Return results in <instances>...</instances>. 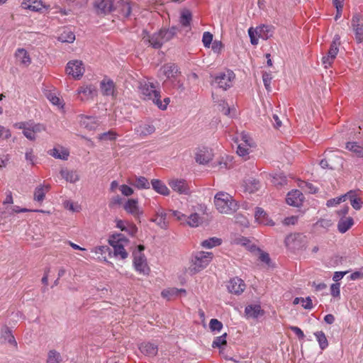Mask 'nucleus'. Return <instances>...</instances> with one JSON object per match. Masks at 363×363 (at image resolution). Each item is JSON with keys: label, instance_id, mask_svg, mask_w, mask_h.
Returning <instances> with one entry per match:
<instances>
[{"label": "nucleus", "instance_id": "57", "mask_svg": "<svg viewBox=\"0 0 363 363\" xmlns=\"http://www.w3.org/2000/svg\"><path fill=\"white\" fill-rule=\"evenodd\" d=\"M160 33L161 34L163 43L170 40L173 38L172 34H171L167 29H161Z\"/></svg>", "mask_w": 363, "mask_h": 363}, {"label": "nucleus", "instance_id": "32", "mask_svg": "<svg viewBox=\"0 0 363 363\" xmlns=\"http://www.w3.org/2000/svg\"><path fill=\"white\" fill-rule=\"evenodd\" d=\"M58 40L62 43H73L75 40L74 33L69 28H65L58 37Z\"/></svg>", "mask_w": 363, "mask_h": 363}, {"label": "nucleus", "instance_id": "33", "mask_svg": "<svg viewBox=\"0 0 363 363\" xmlns=\"http://www.w3.org/2000/svg\"><path fill=\"white\" fill-rule=\"evenodd\" d=\"M110 245H111L113 248V255L116 257L120 256L121 259H124L128 257V252L124 248L123 244H114L111 242H109Z\"/></svg>", "mask_w": 363, "mask_h": 363}, {"label": "nucleus", "instance_id": "58", "mask_svg": "<svg viewBox=\"0 0 363 363\" xmlns=\"http://www.w3.org/2000/svg\"><path fill=\"white\" fill-rule=\"evenodd\" d=\"M340 284L339 283L333 284L330 286L331 295L333 297H338L340 294Z\"/></svg>", "mask_w": 363, "mask_h": 363}, {"label": "nucleus", "instance_id": "49", "mask_svg": "<svg viewBox=\"0 0 363 363\" xmlns=\"http://www.w3.org/2000/svg\"><path fill=\"white\" fill-rule=\"evenodd\" d=\"M201 218L196 213L191 214L188 217L187 223L191 227H197L200 223Z\"/></svg>", "mask_w": 363, "mask_h": 363}, {"label": "nucleus", "instance_id": "47", "mask_svg": "<svg viewBox=\"0 0 363 363\" xmlns=\"http://www.w3.org/2000/svg\"><path fill=\"white\" fill-rule=\"evenodd\" d=\"M110 242L114 244H123V242H128V239L125 238L123 234L117 233L113 234L110 237L108 242Z\"/></svg>", "mask_w": 363, "mask_h": 363}, {"label": "nucleus", "instance_id": "9", "mask_svg": "<svg viewBox=\"0 0 363 363\" xmlns=\"http://www.w3.org/2000/svg\"><path fill=\"white\" fill-rule=\"evenodd\" d=\"M361 15L354 13L352 18V28L354 32L355 39L358 43L363 41V23L360 22Z\"/></svg>", "mask_w": 363, "mask_h": 363}, {"label": "nucleus", "instance_id": "12", "mask_svg": "<svg viewBox=\"0 0 363 363\" xmlns=\"http://www.w3.org/2000/svg\"><path fill=\"white\" fill-rule=\"evenodd\" d=\"M303 199V194L298 189L289 192L286 198L287 204L293 206H299Z\"/></svg>", "mask_w": 363, "mask_h": 363}, {"label": "nucleus", "instance_id": "50", "mask_svg": "<svg viewBox=\"0 0 363 363\" xmlns=\"http://www.w3.org/2000/svg\"><path fill=\"white\" fill-rule=\"evenodd\" d=\"M161 295L163 298H167L168 299H170L171 298L174 296H178V289L177 288H171L168 289H164Z\"/></svg>", "mask_w": 363, "mask_h": 363}, {"label": "nucleus", "instance_id": "28", "mask_svg": "<svg viewBox=\"0 0 363 363\" xmlns=\"http://www.w3.org/2000/svg\"><path fill=\"white\" fill-rule=\"evenodd\" d=\"M162 69L167 78L175 77V75L179 72L177 65L174 63L165 64Z\"/></svg>", "mask_w": 363, "mask_h": 363}, {"label": "nucleus", "instance_id": "30", "mask_svg": "<svg viewBox=\"0 0 363 363\" xmlns=\"http://www.w3.org/2000/svg\"><path fill=\"white\" fill-rule=\"evenodd\" d=\"M192 21V13L189 9H184L181 12L179 23L183 27H190Z\"/></svg>", "mask_w": 363, "mask_h": 363}, {"label": "nucleus", "instance_id": "19", "mask_svg": "<svg viewBox=\"0 0 363 363\" xmlns=\"http://www.w3.org/2000/svg\"><path fill=\"white\" fill-rule=\"evenodd\" d=\"M245 313L247 317L257 318L259 315H263L264 313V310L261 308L259 305H248L245 307Z\"/></svg>", "mask_w": 363, "mask_h": 363}, {"label": "nucleus", "instance_id": "43", "mask_svg": "<svg viewBox=\"0 0 363 363\" xmlns=\"http://www.w3.org/2000/svg\"><path fill=\"white\" fill-rule=\"evenodd\" d=\"M118 6L121 7V12L125 18H128L131 12L132 9L129 2L121 0L118 2Z\"/></svg>", "mask_w": 363, "mask_h": 363}, {"label": "nucleus", "instance_id": "37", "mask_svg": "<svg viewBox=\"0 0 363 363\" xmlns=\"http://www.w3.org/2000/svg\"><path fill=\"white\" fill-rule=\"evenodd\" d=\"M60 174L67 182L74 183L79 180V176L74 171H69L67 169H62Z\"/></svg>", "mask_w": 363, "mask_h": 363}, {"label": "nucleus", "instance_id": "26", "mask_svg": "<svg viewBox=\"0 0 363 363\" xmlns=\"http://www.w3.org/2000/svg\"><path fill=\"white\" fill-rule=\"evenodd\" d=\"M354 224V220L352 217L340 218L337 223V229L341 233H346Z\"/></svg>", "mask_w": 363, "mask_h": 363}, {"label": "nucleus", "instance_id": "53", "mask_svg": "<svg viewBox=\"0 0 363 363\" xmlns=\"http://www.w3.org/2000/svg\"><path fill=\"white\" fill-rule=\"evenodd\" d=\"M346 196H347V195L345 194L343 196H340L339 197L331 199L327 201L326 205L328 207L334 206L337 204L340 203L342 201H345Z\"/></svg>", "mask_w": 363, "mask_h": 363}, {"label": "nucleus", "instance_id": "3", "mask_svg": "<svg viewBox=\"0 0 363 363\" xmlns=\"http://www.w3.org/2000/svg\"><path fill=\"white\" fill-rule=\"evenodd\" d=\"M284 242L288 248L293 250H299L306 247L307 238L302 233H294L286 236Z\"/></svg>", "mask_w": 363, "mask_h": 363}, {"label": "nucleus", "instance_id": "2", "mask_svg": "<svg viewBox=\"0 0 363 363\" xmlns=\"http://www.w3.org/2000/svg\"><path fill=\"white\" fill-rule=\"evenodd\" d=\"M213 258V253L208 252H197L195 253L191 261V265L189 270L191 274H195L204 268L210 263Z\"/></svg>", "mask_w": 363, "mask_h": 363}, {"label": "nucleus", "instance_id": "21", "mask_svg": "<svg viewBox=\"0 0 363 363\" xmlns=\"http://www.w3.org/2000/svg\"><path fill=\"white\" fill-rule=\"evenodd\" d=\"M101 89L104 95L111 96L113 95L115 84L112 79H104L101 82Z\"/></svg>", "mask_w": 363, "mask_h": 363}, {"label": "nucleus", "instance_id": "59", "mask_svg": "<svg viewBox=\"0 0 363 363\" xmlns=\"http://www.w3.org/2000/svg\"><path fill=\"white\" fill-rule=\"evenodd\" d=\"M121 193L125 196H129L133 194V189L126 184H123L120 186Z\"/></svg>", "mask_w": 363, "mask_h": 363}, {"label": "nucleus", "instance_id": "23", "mask_svg": "<svg viewBox=\"0 0 363 363\" xmlns=\"http://www.w3.org/2000/svg\"><path fill=\"white\" fill-rule=\"evenodd\" d=\"M80 124L88 130H94L97 126V122L94 117L82 115L80 116Z\"/></svg>", "mask_w": 363, "mask_h": 363}, {"label": "nucleus", "instance_id": "29", "mask_svg": "<svg viewBox=\"0 0 363 363\" xmlns=\"http://www.w3.org/2000/svg\"><path fill=\"white\" fill-rule=\"evenodd\" d=\"M195 160L196 162L201 164H206L211 160V156L207 150H200L196 154Z\"/></svg>", "mask_w": 363, "mask_h": 363}, {"label": "nucleus", "instance_id": "46", "mask_svg": "<svg viewBox=\"0 0 363 363\" xmlns=\"http://www.w3.org/2000/svg\"><path fill=\"white\" fill-rule=\"evenodd\" d=\"M226 337V333L220 336L216 337L213 341L212 347L213 348H220L222 346H225L227 345Z\"/></svg>", "mask_w": 363, "mask_h": 363}, {"label": "nucleus", "instance_id": "16", "mask_svg": "<svg viewBox=\"0 0 363 363\" xmlns=\"http://www.w3.org/2000/svg\"><path fill=\"white\" fill-rule=\"evenodd\" d=\"M273 32L274 27L268 25H262L255 29V34L264 40L270 38L273 35Z\"/></svg>", "mask_w": 363, "mask_h": 363}, {"label": "nucleus", "instance_id": "24", "mask_svg": "<svg viewBox=\"0 0 363 363\" xmlns=\"http://www.w3.org/2000/svg\"><path fill=\"white\" fill-rule=\"evenodd\" d=\"M246 191L254 193L260 188L259 181L255 178H249L244 181L243 184Z\"/></svg>", "mask_w": 363, "mask_h": 363}, {"label": "nucleus", "instance_id": "62", "mask_svg": "<svg viewBox=\"0 0 363 363\" xmlns=\"http://www.w3.org/2000/svg\"><path fill=\"white\" fill-rule=\"evenodd\" d=\"M289 328L297 335L298 339L303 340L305 337L303 332L298 327L289 326Z\"/></svg>", "mask_w": 363, "mask_h": 363}, {"label": "nucleus", "instance_id": "44", "mask_svg": "<svg viewBox=\"0 0 363 363\" xmlns=\"http://www.w3.org/2000/svg\"><path fill=\"white\" fill-rule=\"evenodd\" d=\"M272 182L276 186H282L287 184V179L283 173H279L273 176Z\"/></svg>", "mask_w": 363, "mask_h": 363}, {"label": "nucleus", "instance_id": "13", "mask_svg": "<svg viewBox=\"0 0 363 363\" xmlns=\"http://www.w3.org/2000/svg\"><path fill=\"white\" fill-rule=\"evenodd\" d=\"M138 203V202L137 199H128L127 202L125 203L123 208L127 213L138 218L143 213V212L139 210Z\"/></svg>", "mask_w": 363, "mask_h": 363}, {"label": "nucleus", "instance_id": "64", "mask_svg": "<svg viewBox=\"0 0 363 363\" xmlns=\"http://www.w3.org/2000/svg\"><path fill=\"white\" fill-rule=\"evenodd\" d=\"M303 184L309 194H315L318 191V188L315 187L312 183L304 182Z\"/></svg>", "mask_w": 363, "mask_h": 363}, {"label": "nucleus", "instance_id": "25", "mask_svg": "<svg viewBox=\"0 0 363 363\" xmlns=\"http://www.w3.org/2000/svg\"><path fill=\"white\" fill-rule=\"evenodd\" d=\"M130 184L138 189H150V183L145 177H135L134 179Z\"/></svg>", "mask_w": 363, "mask_h": 363}, {"label": "nucleus", "instance_id": "45", "mask_svg": "<svg viewBox=\"0 0 363 363\" xmlns=\"http://www.w3.org/2000/svg\"><path fill=\"white\" fill-rule=\"evenodd\" d=\"M61 362L62 357L58 352L52 350L48 352L47 363H60Z\"/></svg>", "mask_w": 363, "mask_h": 363}, {"label": "nucleus", "instance_id": "6", "mask_svg": "<svg viewBox=\"0 0 363 363\" xmlns=\"http://www.w3.org/2000/svg\"><path fill=\"white\" fill-rule=\"evenodd\" d=\"M84 67L81 60H72L67 64L66 72L75 79H80L84 72Z\"/></svg>", "mask_w": 363, "mask_h": 363}, {"label": "nucleus", "instance_id": "48", "mask_svg": "<svg viewBox=\"0 0 363 363\" xmlns=\"http://www.w3.org/2000/svg\"><path fill=\"white\" fill-rule=\"evenodd\" d=\"M50 155L55 158L67 160L69 156V152L66 150H62L61 152H60L57 148H53L50 150Z\"/></svg>", "mask_w": 363, "mask_h": 363}, {"label": "nucleus", "instance_id": "38", "mask_svg": "<svg viewBox=\"0 0 363 363\" xmlns=\"http://www.w3.org/2000/svg\"><path fill=\"white\" fill-rule=\"evenodd\" d=\"M167 213L162 211L157 212L155 218H152L150 220L156 223L161 228L165 229L167 227L166 222Z\"/></svg>", "mask_w": 363, "mask_h": 363}, {"label": "nucleus", "instance_id": "61", "mask_svg": "<svg viewBox=\"0 0 363 363\" xmlns=\"http://www.w3.org/2000/svg\"><path fill=\"white\" fill-rule=\"evenodd\" d=\"M259 259L261 262H264L265 264H267L268 266H269L270 264H271V259L269 257V255L267 252H261L260 255H259Z\"/></svg>", "mask_w": 363, "mask_h": 363}, {"label": "nucleus", "instance_id": "18", "mask_svg": "<svg viewBox=\"0 0 363 363\" xmlns=\"http://www.w3.org/2000/svg\"><path fill=\"white\" fill-rule=\"evenodd\" d=\"M143 33L148 36L147 40L153 48L159 49L164 44L160 31L149 35L148 32L144 30Z\"/></svg>", "mask_w": 363, "mask_h": 363}, {"label": "nucleus", "instance_id": "63", "mask_svg": "<svg viewBox=\"0 0 363 363\" xmlns=\"http://www.w3.org/2000/svg\"><path fill=\"white\" fill-rule=\"evenodd\" d=\"M29 126H30V128L32 129L34 134L45 130V127L43 126V125L40 123L35 124L33 123H30Z\"/></svg>", "mask_w": 363, "mask_h": 363}, {"label": "nucleus", "instance_id": "17", "mask_svg": "<svg viewBox=\"0 0 363 363\" xmlns=\"http://www.w3.org/2000/svg\"><path fill=\"white\" fill-rule=\"evenodd\" d=\"M255 219L257 222L264 225L273 224L272 220H269L267 213L260 207H256L255 211Z\"/></svg>", "mask_w": 363, "mask_h": 363}, {"label": "nucleus", "instance_id": "1", "mask_svg": "<svg viewBox=\"0 0 363 363\" xmlns=\"http://www.w3.org/2000/svg\"><path fill=\"white\" fill-rule=\"evenodd\" d=\"M214 203L221 213H231L237 209V203L232 196L224 192H218L214 197Z\"/></svg>", "mask_w": 363, "mask_h": 363}, {"label": "nucleus", "instance_id": "8", "mask_svg": "<svg viewBox=\"0 0 363 363\" xmlns=\"http://www.w3.org/2000/svg\"><path fill=\"white\" fill-rule=\"evenodd\" d=\"M133 264L136 271L143 274H148L150 268L147 266L146 257L144 254L137 255V253H133Z\"/></svg>", "mask_w": 363, "mask_h": 363}, {"label": "nucleus", "instance_id": "14", "mask_svg": "<svg viewBox=\"0 0 363 363\" xmlns=\"http://www.w3.org/2000/svg\"><path fill=\"white\" fill-rule=\"evenodd\" d=\"M141 94L144 96V99L152 100L155 97V92H160L155 89V86L152 82L145 83L140 86Z\"/></svg>", "mask_w": 363, "mask_h": 363}, {"label": "nucleus", "instance_id": "36", "mask_svg": "<svg viewBox=\"0 0 363 363\" xmlns=\"http://www.w3.org/2000/svg\"><path fill=\"white\" fill-rule=\"evenodd\" d=\"M1 338L8 342L10 345L17 347V342L13 335L11 330L8 327H4L1 333Z\"/></svg>", "mask_w": 363, "mask_h": 363}, {"label": "nucleus", "instance_id": "4", "mask_svg": "<svg viewBox=\"0 0 363 363\" xmlns=\"http://www.w3.org/2000/svg\"><path fill=\"white\" fill-rule=\"evenodd\" d=\"M340 45V37L339 35H335L333 38V40L330 44V49L328 52L327 56H324L322 58L323 64L325 65V67L328 68V66H330L335 59L338 51H339V45Z\"/></svg>", "mask_w": 363, "mask_h": 363}, {"label": "nucleus", "instance_id": "52", "mask_svg": "<svg viewBox=\"0 0 363 363\" xmlns=\"http://www.w3.org/2000/svg\"><path fill=\"white\" fill-rule=\"evenodd\" d=\"M272 79V74L271 73H268L267 72H264L262 73V80H263V83H264V85L266 88V89L268 91H271V86H270V84H271V81Z\"/></svg>", "mask_w": 363, "mask_h": 363}, {"label": "nucleus", "instance_id": "31", "mask_svg": "<svg viewBox=\"0 0 363 363\" xmlns=\"http://www.w3.org/2000/svg\"><path fill=\"white\" fill-rule=\"evenodd\" d=\"M50 186H39L35 188L34 191V200L38 202H43L45 197V191H48Z\"/></svg>", "mask_w": 363, "mask_h": 363}, {"label": "nucleus", "instance_id": "42", "mask_svg": "<svg viewBox=\"0 0 363 363\" xmlns=\"http://www.w3.org/2000/svg\"><path fill=\"white\" fill-rule=\"evenodd\" d=\"M321 350H325L328 346V342L325 333L323 331H318L314 333Z\"/></svg>", "mask_w": 363, "mask_h": 363}, {"label": "nucleus", "instance_id": "51", "mask_svg": "<svg viewBox=\"0 0 363 363\" xmlns=\"http://www.w3.org/2000/svg\"><path fill=\"white\" fill-rule=\"evenodd\" d=\"M209 328L212 331H220L223 328V323L218 319L213 318L210 320Z\"/></svg>", "mask_w": 363, "mask_h": 363}, {"label": "nucleus", "instance_id": "54", "mask_svg": "<svg viewBox=\"0 0 363 363\" xmlns=\"http://www.w3.org/2000/svg\"><path fill=\"white\" fill-rule=\"evenodd\" d=\"M213 40V35L210 32H204L203 34L202 42L206 48H209Z\"/></svg>", "mask_w": 363, "mask_h": 363}, {"label": "nucleus", "instance_id": "22", "mask_svg": "<svg viewBox=\"0 0 363 363\" xmlns=\"http://www.w3.org/2000/svg\"><path fill=\"white\" fill-rule=\"evenodd\" d=\"M151 184L152 189L158 194H160L164 196H167L169 194V189L161 180L152 179L151 181Z\"/></svg>", "mask_w": 363, "mask_h": 363}, {"label": "nucleus", "instance_id": "56", "mask_svg": "<svg viewBox=\"0 0 363 363\" xmlns=\"http://www.w3.org/2000/svg\"><path fill=\"white\" fill-rule=\"evenodd\" d=\"M155 131V128L153 125L145 124L142 127L141 133L144 135H150Z\"/></svg>", "mask_w": 363, "mask_h": 363}, {"label": "nucleus", "instance_id": "60", "mask_svg": "<svg viewBox=\"0 0 363 363\" xmlns=\"http://www.w3.org/2000/svg\"><path fill=\"white\" fill-rule=\"evenodd\" d=\"M24 136L30 140H35V135L33 133L30 126H28L25 130L23 131Z\"/></svg>", "mask_w": 363, "mask_h": 363}, {"label": "nucleus", "instance_id": "39", "mask_svg": "<svg viewBox=\"0 0 363 363\" xmlns=\"http://www.w3.org/2000/svg\"><path fill=\"white\" fill-rule=\"evenodd\" d=\"M346 195L347 196H349L350 203L353 208L355 210H359L362 208V199L357 197L354 191H350Z\"/></svg>", "mask_w": 363, "mask_h": 363}, {"label": "nucleus", "instance_id": "20", "mask_svg": "<svg viewBox=\"0 0 363 363\" xmlns=\"http://www.w3.org/2000/svg\"><path fill=\"white\" fill-rule=\"evenodd\" d=\"M139 349L143 354L149 357L155 356L158 351L157 346L151 342L142 343Z\"/></svg>", "mask_w": 363, "mask_h": 363}, {"label": "nucleus", "instance_id": "10", "mask_svg": "<svg viewBox=\"0 0 363 363\" xmlns=\"http://www.w3.org/2000/svg\"><path fill=\"white\" fill-rule=\"evenodd\" d=\"M227 287L230 293L240 294L245 290V284L243 280L235 277L229 281Z\"/></svg>", "mask_w": 363, "mask_h": 363}, {"label": "nucleus", "instance_id": "40", "mask_svg": "<svg viewBox=\"0 0 363 363\" xmlns=\"http://www.w3.org/2000/svg\"><path fill=\"white\" fill-rule=\"evenodd\" d=\"M78 94H83L86 98H93L96 95V90L92 85L81 86L78 89Z\"/></svg>", "mask_w": 363, "mask_h": 363}, {"label": "nucleus", "instance_id": "34", "mask_svg": "<svg viewBox=\"0 0 363 363\" xmlns=\"http://www.w3.org/2000/svg\"><path fill=\"white\" fill-rule=\"evenodd\" d=\"M346 149L354 152L359 157H363V147L357 142H347L345 146Z\"/></svg>", "mask_w": 363, "mask_h": 363}, {"label": "nucleus", "instance_id": "41", "mask_svg": "<svg viewBox=\"0 0 363 363\" xmlns=\"http://www.w3.org/2000/svg\"><path fill=\"white\" fill-rule=\"evenodd\" d=\"M222 243V240L216 237L210 238L201 242V246L211 249L213 247L218 246Z\"/></svg>", "mask_w": 363, "mask_h": 363}, {"label": "nucleus", "instance_id": "5", "mask_svg": "<svg viewBox=\"0 0 363 363\" xmlns=\"http://www.w3.org/2000/svg\"><path fill=\"white\" fill-rule=\"evenodd\" d=\"M235 78V74L233 71L228 70L227 73L220 72L218 74L213 80V83L216 84L219 88L227 90L232 86V81Z\"/></svg>", "mask_w": 363, "mask_h": 363}, {"label": "nucleus", "instance_id": "11", "mask_svg": "<svg viewBox=\"0 0 363 363\" xmlns=\"http://www.w3.org/2000/svg\"><path fill=\"white\" fill-rule=\"evenodd\" d=\"M170 187L179 194H189L190 190L184 179H174L169 182Z\"/></svg>", "mask_w": 363, "mask_h": 363}, {"label": "nucleus", "instance_id": "27", "mask_svg": "<svg viewBox=\"0 0 363 363\" xmlns=\"http://www.w3.org/2000/svg\"><path fill=\"white\" fill-rule=\"evenodd\" d=\"M15 55L16 59L23 65L28 66L31 62V60L28 52L23 48H18L16 50Z\"/></svg>", "mask_w": 363, "mask_h": 363}, {"label": "nucleus", "instance_id": "35", "mask_svg": "<svg viewBox=\"0 0 363 363\" xmlns=\"http://www.w3.org/2000/svg\"><path fill=\"white\" fill-rule=\"evenodd\" d=\"M160 92H155V97L152 98V102L157 105V106L161 110H165L167 107V105L170 102V99L169 97H166L164 99V103L162 102L160 99Z\"/></svg>", "mask_w": 363, "mask_h": 363}, {"label": "nucleus", "instance_id": "55", "mask_svg": "<svg viewBox=\"0 0 363 363\" xmlns=\"http://www.w3.org/2000/svg\"><path fill=\"white\" fill-rule=\"evenodd\" d=\"M13 212L14 213H25V212H30V211H34V212H39V213H50L49 211H45L43 210H30L26 208H20L18 206H14L12 208Z\"/></svg>", "mask_w": 363, "mask_h": 363}, {"label": "nucleus", "instance_id": "15", "mask_svg": "<svg viewBox=\"0 0 363 363\" xmlns=\"http://www.w3.org/2000/svg\"><path fill=\"white\" fill-rule=\"evenodd\" d=\"M22 7L33 11H41L43 8H48L50 6L43 5L40 0H23L21 4Z\"/></svg>", "mask_w": 363, "mask_h": 363}, {"label": "nucleus", "instance_id": "7", "mask_svg": "<svg viewBox=\"0 0 363 363\" xmlns=\"http://www.w3.org/2000/svg\"><path fill=\"white\" fill-rule=\"evenodd\" d=\"M113 0H96L94 6L97 14L107 15L115 10Z\"/></svg>", "mask_w": 363, "mask_h": 363}]
</instances>
